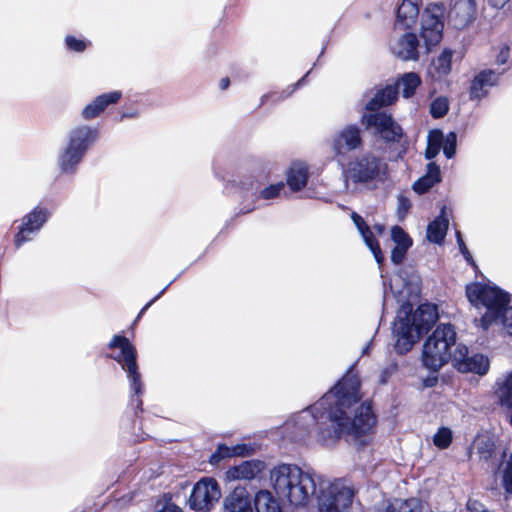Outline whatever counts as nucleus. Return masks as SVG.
<instances>
[{
  "mask_svg": "<svg viewBox=\"0 0 512 512\" xmlns=\"http://www.w3.org/2000/svg\"><path fill=\"white\" fill-rule=\"evenodd\" d=\"M359 385L356 375H345L331 391L312 406V415L309 412L301 415L302 420L312 417L317 423L325 424V420H329L327 431L320 433V439L324 443L345 434L358 437L370 432L374 427L375 417L368 404H360L353 419L348 416L347 410L360 399Z\"/></svg>",
  "mask_w": 512,
  "mask_h": 512,
  "instance_id": "obj_1",
  "label": "nucleus"
},
{
  "mask_svg": "<svg viewBox=\"0 0 512 512\" xmlns=\"http://www.w3.org/2000/svg\"><path fill=\"white\" fill-rule=\"evenodd\" d=\"M466 296L476 309L485 310L480 319L484 329L500 324L512 336V303L505 291L488 284L471 283L466 286Z\"/></svg>",
  "mask_w": 512,
  "mask_h": 512,
  "instance_id": "obj_2",
  "label": "nucleus"
},
{
  "mask_svg": "<svg viewBox=\"0 0 512 512\" xmlns=\"http://www.w3.org/2000/svg\"><path fill=\"white\" fill-rule=\"evenodd\" d=\"M437 319L438 313L433 304L420 305L415 311L409 304L402 305L393 324L396 351L399 354L410 351Z\"/></svg>",
  "mask_w": 512,
  "mask_h": 512,
  "instance_id": "obj_3",
  "label": "nucleus"
},
{
  "mask_svg": "<svg viewBox=\"0 0 512 512\" xmlns=\"http://www.w3.org/2000/svg\"><path fill=\"white\" fill-rule=\"evenodd\" d=\"M273 489L279 497L295 507L309 504L315 494L316 483L313 475L294 465H280L270 473Z\"/></svg>",
  "mask_w": 512,
  "mask_h": 512,
  "instance_id": "obj_4",
  "label": "nucleus"
},
{
  "mask_svg": "<svg viewBox=\"0 0 512 512\" xmlns=\"http://www.w3.org/2000/svg\"><path fill=\"white\" fill-rule=\"evenodd\" d=\"M65 147L57 155V167L62 175H74L96 139V127L80 125L72 128Z\"/></svg>",
  "mask_w": 512,
  "mask_h": 512,
  "instance_id": "obj_5",
  "label": "nucleus"
},
{
  "mask_svg": "<svg viewBox=\"0 0 512 512\" xmlns=\"http://www.w3.org/2000/svg\"><path fill=\"white\" fill-rule=\"evenodd\" d=\"M345 185L374 188L389 178L388 165L381 158L367 153L349 161L343 169Z\"/></svg>",
  "mask_w": 512,
  "mask_h": 512,
  "instance_id": "obj_6",
  "label": "nucleus"
},
{
  "mask_svg": "<svg viewBox=\"0 0 512 512\" xmlns=\"http://www.w3.org/2000/svg\"><path fill=\"white\" fill-rule=\"evenodd\" d=\"M456 343V333L449 324L439 325L423 345V365L438 371L451 359V347Z\"/></svg>",
  "mask_w": 512,
  "mask_h": 512,
  "instance_id": "obj_7",
  "label": "nucleus"
},
{
  "mask_svg": "<svg viewBox=\"0 0 512 512\" xmlns=\"http://www.w3.org/2000/svg\"><path fill=\"white\" fill-rule=\"evenodd\" d=\"M353 496V489L341 479L323 483L318 496V510L319 512H348Z\"/></svg>",
  "mask_w": 512,
  "mask_h": 512,
  "instance_id": "obj_8",
  "label": "nucleus"
},
{
  "mask_svg": "<svg viewBox=\"0 0 512 512\" xmlns=\"http://www.w3.org/2000/svg\"><path fill=\"white\" fill-rule=\"evenodd\" d=\"M112 357L126 372L131 389L135 395L142 392L141 375L136 362V350L129 340L122 336H115L110 342Z\"/></svg>",
  "mask_w": 512,
  "mask_h": 512,
  "instance_id": "obj_9",
  "label": "nucleus"
},
{
  "mask_svg": "<svg viewBox=\"0 0 512 512\" xmlns=\"http://www.w3.org/2000/svg\"><path fill=\"white\" fill-rule=\"evenodd\" d=\"M53 213L42 204H37L22 218L13 236V245L19 250L24 244L31 242L49 222Z\"/></svg>",
  "mask_w": 512,
  "mask_h": 512,
  "instance_id": "obj_10",
  "label": "nucleus"
},
{
  "mask_svg": "<svg viewBox=\"0 0 512 512\" xmlns=\"http://www.w3.org/2000/svg\"><path fill=\"white\" fill-rule=\"evenodd\" d=\"M221 497V489L214 478H201L194 485L188 499L189 507L196 512H209Z\"/></svg>",
  "mask_w": 512,
  "mask_h": 512,
  "instance_id": "obj_11",
  "label": "nucleus"
},
{
  "mask_svg": "<svg viewBox=\"0 0 512 512\" xmlns=\"http://www.w3.org/2000/svg\"><path fill=\"white\" fill-rule=\"evenodd\" d=\"M445 8L442 4L428 5L421 18V37L426 46H435L440 43L444 28Z\"/></svg>",
  "mask_w": 512,
  "mask_h": 512,
  "instance_id": "obj_12",
  "label": "nucleus"
},
{
  "mask_svg": "<svg viewBox=\"0 0 512 512\" xmlns=\"http://www.w3.org/2000/svg\"><path fill=\"white\" fill-rule=\"evenodd\" d=\"M453 362L455 368L462 373L485 375L490 367L489 359L485 355L473 354L469 356L468 348L462 344L456 346Z\"/></svg>",
  "mask_w": 512,
  "mask_h": 512,
  "instance_id": "obj_13",
  "label": "nucleus"
},
{
  "mask_svg": "<svg viewBox=\"0 0 512 512\" xmlns=\"http://www.w3.org/2000/svg\"><path fill=\"white\" fill-rule=\"evenodd\" d=\"M361 123L367 128H373L383 139L398 141L402 136L401 127L386 113L365 114Z\"/></svg>",
  "mask_w": 512,
  "mask_h": 512,
  "instance_id": "obj_14",
  "label": "nucleus"
},
{
  "mask_svg": "<svg viewBox=\"0 0 512 512\" xmlns=\"http://www.w3.org/2000/svg\"><path fill=\"white\" fill-rule=\"evenodd\" d=\"M362 146L360 129L348 125L339 130L332 138L330 147L336 156L344 157Z\"/></svg>",
  "mask_w": 512,
  "mask_h": 512,
  "instance_id": "obj_15",
  "label": "nucleus"
},
{
  "mask_svg": "<svg viewBox=\"0 0 512 512\" xmlns=\"http://www.w3.org/2000/svg\"><path fill=\"white\" fill-rule=\"evenodd\" d=\"M477 14L476 0H451L449 22L456 29L468 27Z\"/></svg>",
  "mask_w": 512,
  "mask_h": 512,
  "instance_id": "obj_16",
  "label": "nucleus"
},
{
  "mask_svg": "<svg viewBox=\"0 0 512 512\" xmlns=\"http://www.w3.org/2000/svg\"><path fill=\"white\" fill-rule=\"evenodd\" d=\"M351 217H352L353 222L357 226L360 234L362 235L364 242L366 243V245L369 247V249L373 253L374 258L377 261V263H379V264L382 263L383 254H382L379 244L374 239V234L375 233L378 235L383 234L384 230H385L384 226L381 224H376L373 226V230H370V228L365 224V222L361 216H359L356 213H352Z\"/></svg>",
  "mask_w": 512,
  "mask_h": 512,
  "instance_id": "obj_17",
  "label": "nucleus"
},
{
  "mask_svg": "<svg viewBox=\"0 0 512 512\" xmlns=\"http://www.w3.org/2000/svg\"><path fill=\"white\" fill-rule=\"evenodd\" d=\"M223 512H253L248 491L244 487L234 488L224 498Z\"/></svg>",
  "mask_w": 512,
  "mask_h": 512,
  "instance_id": "obj_18",
  "label": "nucleus"
},
{
  "mask_svg": "<svg viewBox=\"0 0 512 512\" xmlns=\"http://www.w3.org/2000/svg\"><path fill=\"white\" fill-rule=\"evenodd\" d=\"M419 42L415 34L406 33L398 38L392 45L391 50L395 56L402 60H417Z\"/></svg>",
  "mask_w": 512,
  "mask_h": 512,
  "instance_id": "obj_19",
  "label": "nucleus"
},
{
  "mask_svg": "<svg viewBox=\"0 0 512 512\" xmlns=\"http://www.w3.org/2000/svg\"><path fill=\"white\" fill-rule=\"evenodd\" d=\"M454 52L444 49L436 58H434L427 68V77L431 81H441L452 69V58Z\"/></svg>",
  "mask_w": 512,
  "mask_h": 512,
  "instance_id": "obj_20",
  "label": "nucleus"
},
{
  "mask_svg": "<svg viewBox=\"0 0 512 512\" xmlns=\"http://www.w3.org/2000/svg\"><path fill=\"white\" fill-rule=\"evenodd\" d=\"M264 469V463L258 460L244 461L229 468L225 473L227 481L251 480Z\"/></svg>",
  "mask_w": 512,
  "mask_h": 512,
  "instance_id": "obj_21",
  "label": "nucleus"
},
{
  "mask_svg": "<svg viewBox=\"0 0 512 512\" xmlns=\"http://www.w3.org/2000/svg\"><path fill=\"white\" fill-rule=\"evenodd\" d=\"M423 501L416 497L408 499H392L381 502L374 512H422Z\"/></svg>",
  "mask_w": 512,
  "mask_h": 512,
  "instance_id": "obj_22",
  "label": "nucleus"
},
{
  "mask_svg": "<svg viewBox=\"0 0 512 512\" xmlns=\"http://www.w3.org/2000/svg\"><path fill=\"white\" fill-rule=\"evenodd\" d=\"M421 0H402L397 10V25L403 28L412 27L418 18Z\"/></svg>",
  "mask_w": 512,
  "mask_h": 512,
  "instance_id": "obj_23",
  "label": "nucleus"
},
{
  "mask_svg": "<svg viewBox=\"0 0 512 512\" xmlns=\"http://www.w3.org/2000/svg\"><path fill=\"white\" fill-rule=\"evenodd\" d=\"M498 80V75L493 71H483L479 73L472 81L470 87V96L473 99L483 98L490 87L495 85Z\"/></svg>",
  "mask_w": 512,
  "mask_h": 512,
  "instance_id": "obj_24",
  "label": "nucleus"
},
{
  "mask_svg": "<svg viewBox=\"0 0 512 512\" xmlns=\"http://www.w3.org/2000/svg\"><path fill=\"white\" fill-rule=\"evenodd\" d=\"M397 87L395 85H387L386 87L376 91L374 96L366 103V109L370 111L377 110L381 107L393 104L398 99Z\"/></svg>",
  "mask_w": 512,
  "mask_h": 512,
  "instance_id": "obj_25",
  "label": "nucleus"
},
{
  "mask_svg": "<svg viewBox=\"0 0 512 512\" xmlns=\"http://www.w3.org/2000/svg\"><path fill=\"white\" fill-rule=\"evenodd\" d=\"M308 168L304 163H293L286 173V180L288 186L293 191L303 189L308 181Z\"/></svg>",
  "mask_w": 512,
  "mask_h": 512,
  "instance_id": "obj_26",
  "label": "nucleus"
},
{
  "mask_svg": "<svg viewBox=\"0 0 512 512\" xmlns=\"http://www.w3.org/2000/svg\"><path fill=\"white\" fill-rule=\"evenodd\" d=\"M421 83L422 80L417 73L408 72L401 75L394 85L397 87V90H401L402 96L408 99L416 93Z\"/></svg>",
  "mask_w": 512,
  "mask_h": 512,
  "instance_id": "obj_27",
  "label": "nucleus"
},
{
  "mask_svg": "<svg viewBox=\"0 0 512 512\" xmlns=\"http://www.w3.org/2000/svg\"><path fill=\"white\" fill-rule=\"evenodd\" d=\"M253 452V448L247 444H237L233 447L219 445L216 452L211 456L210 462L217 463L221 459L235 456H246Z\"/></svg>",
  "mask_w": 512,
  "mask_h": 512,
  "instance_id": "obj_28",
  "label": "nucleus"
},
{
  "mask_svg": "<svg viewBox=\"0 0 512 512\" xmlns=\"http://www.w3.org/2000/svg\"><path fill=\"white\" fill-rule=\"evenodd\" d=\"M448 229V219L445 209L441 210L440 215L427 227V239L433 243H441Z\"/></svg>",
  "mask_w": 512,
  "mask_h": 512,
  "instance_id": "obj_29",
  "label": "nucleus"
},
{
  "mask_svg": "<svg viewBox=\"0 0 512 512\" xmlns=\"http://www.w3.org/2000/svg\"><path fill=\"white\" fill-rule=\"evenodd\" d=\"M254 505L257 512H282L278 500L268 490H260L256 493Z\"/></svg>",
  "mask_w": 512,
  "mask_h": 512,
  "instance_id": "obj_30",
  "label": "nucleus"
},
{
  "mask_svg": "<svg viewBox=\"0 0 512 512\" xmlns=\"http://www.w3.org/2000/svg\"><path fill=\"white\" fill-rule=\"evenodd\" d=\"M440 181V169L435 163L428 164L426 174L413 184V189L419 193H425L434 184Z\"/></svg>",
  "mask_w": 512,
  "mask_h": 512,
  "instance_id": "obj_31",
  "label": "nucleus"
},
{
  "mask_svg": "<svg viewBox=\"0 0 512 512\" xmlns=\"http://www.w3.org/2000/svg\"><path fill=\"white\" fill-rule=\"evenodd\" d=\"M495 477L507 495H512V452L499 465Z\"/></svg>",
  "mask_w": 512,
  "mask_h": 512,
  "instance_id": "obj_32",
  "label": "nucleus"
},
{
  "mask_svg": "<svg viewBox=\"0 0 512 512\" xmlns=\"http://www.w3.org/2000/svg\"><path fill=\"white\" fill-rule=\"evenodd\" d=\"M473 447L485 460L489 459L495 450L493 439L487 435H478L474 440Z\"/></svg>",
  "mask_w": 512,
  "mask_h": 512,
  "instance_id": "obj_33",
  "label": "nucleus"
},
{
  "mask_svg": "<svg viewBox=\"0 0 512 512\" xmlns=\"http://www.w3.org/2000/svg\"><path fill=\"white\" fill-rule=\"evenodd\" d=\"M444 135L440 130H432L428 134V145L425 155L428 159L434 158L442 148Z\"/></svg>",
  "mask_w": 512,
  "mask_h": 512,
  "instance_id": "obj_34",
  "label": "nucleus"
},
{
  "mask_svg": "<svg viewBox=\"0 0 512 512\" xmlns=\"http://www.w3.org/2000/svg\"><path fill=\"white\" fill-rule=\"evenodd\" d=\"M450 102L446 96H437L429 106V112L433 118H442L449 111Z\"/></svg>",
  "mask_w": 512,
  "mask_h": 512,
  "instance_id": "obj_35",
  "label": "nucleus"
},
{
  "mask_svg": "<svg viewBox=\"0 0 512 512\" xmlns=\"http://www.w3.org/2000/svg\"><path fill=\"white\" fill-rule=\"evenodd\" d=\"M64 44L68 51L81 53L84 52L89 45H91V42L85 40L84 38H78L72 34H68L64 38Z\"/></svg>",
  "mask_w": 512,
  "mask_h": 512,
  "instance_id": "obj_36",
  "label": "nucleus"
},
{
  "mask_svg": "<svg viewBox=\"0 0 512 512\" xmlns=\"http://www.w3.org/2000/svg\"><path fill=\"white\" fill-rule=\"evenodd\" d=\"M391 238L396 244L395 247L410 248L412 239L409 235L399 226H394L391 230Z\"/></svg>",
  "mask_w": 512,
  "mask_h": 512,
  "instance_id": "obj_37",
  "label": "nucleus"
},
{
  "mask_svg": "<svg viewBox=\"0 0 512 512\" xmlns=\"http://www.w3.org/2000/svg\"><path fill=\"white\" fill-rule=\"evenodd\" d=\"M452 441V431L447 427H441L433 436V443L439 449L447 448Z\"/></svg>",
  "mask_w": 512,
  "mask_h": 512,
  "instance_id": "obj_38",
  "label": "nucleus"
},
{
  "mask_svg": "<svg viewBox=\"0 0 512 512\" xmlns=\"http://www.w3.org/2000/svg\"><path fill=\"white\" fill-rule=\"evenodd\" d=\"M122 94L119 91H112L98 96V112L103 111L107 106L117 103Z\"/></svg>",
  "mask_w": 512,
  "mask_h": 512,
  "instance_id": "obj_39",
  "label": "nucleus"
},
{
  "mask_svg": "<svg viewBox=\"0 0 512 512\" xmlns=\"http://www.w3.org/2000/svg\"><path fill=\"white\" fill-rule=\"evenodd\" d=\"M442 148L447 158L454 156L456 148V134L454 132H450L446 137H444Z\"/></svg>",
  "mask_w": 512,
  "mask_h": 512,
  "instance_id": "obj_40",
  "label": "nucleus"
},
{
  "mask_svg": "<svg viewBox=\"0 0 512 512\" xmlns=\"http://www.w3.org/2000/svg\"><path fill=\"white\" fill-rule=\"evenodd\" d=\"M283 189H284V183L279 182V183H276V184H273V185H270V186L264 188L261 191L260 196L263 199H272V198H275L276 196H278Z\"/></svg>",
  "mask_w": 512,
  "mask_h": 512,
  "instance_id": "obj_41",
  "label": "nucleus"
},
{
  "mask_svg": "<svg viewBox=\"0 0 512 512\" xmlns=\"http://www.w3.org/2000/svg\"><path fill=\"white\" fill-rule=\"evenodd\" d=\"M82 117L86 120L96 118V98L90 101L82 110Z\"/></svg>",
  "mask_w": 512,
  "mask_h": 512,
  "instance_id": "obj_42",
  "label": "nucleus"
},
{
  "mask_svg": "<svg viewBox=\"0 0 512 512\" xmlns=\"http://www.w3.org/2000/svg\"><path fill=\"white\" fill-rule=\"evenodd\" d=\"M409 248H403V247H395L393 250H392V253H391V260L395 263V264H399L401 263L404 258H405V255H406V252Z\"/></svg>",
  "mask_w": 512,
  "mask_h": 512,
  "instance_id": "obj_43",
  "label": "nucleus"
},
{
  "mask_svg": "<svg viewBox=\"0 0 512 512\" xmlns=\"http://www.w3.org/2000/svg\"><path fill=\"white\" fill-rule=\"evenodd\" d=\"M411 207V203L408 198L404 196L398 197V213L400 216L406 215Z\"/></svg>",
  "mask_w": 512,
  "mask_h": 512,
  "instance_id": "obj_44",
  "label": "nucleus"
},
{
  "mask_svg": "<svg viewBox=\"0 0 512 512\" xmlns=\"http://www.w3.org/2000/svg\"><path fill=\"white\" fill-rule=\"evenodd\" d=\"M158 512H182V510L173 503H167Z\"/></svg>",
  "mask_w": 512,
  "mask_h": 512,
  "instance_id": "obj_45",
  "label": "nucleus"
},
{
  "mask_svg": "<svg viewBox=\"0 0 512 512\" xmlns=\"http://www.w3.org/2000/svg\"><path fill=\"white\" fill-rule=\"evenodd\" d=\"M401 282V277L399 275H395L392 279H391V282H390V288L391 290L393 291V293L395 294H403V291L401 290H395L394 289V285H397L398 283Z\"/></svg>",
  "mask_w": 512,
  "mask_h": 512,
  "instance_id": "obj_46",
  "label": "nucleus"
},
{
  "mask_svg": "<svg viewBox=\"0 0 512 512\" xmlns=\"http://www.w3.org/2000/svg\"><path fill=\"white\" fill-rule=\"evenodd\" d=\"M509 0H489L490 4L496 8H502Z\"/></svg>",
  "mask_w": 512,
  "mask_h": 512,
  "instance_id": "obj_47",
  "label": "nucleus"
},
{
  "mask_svg": "<svg viewBox=\"0 0 512 512\" xmlns=\"http://www.w3.org/2000/svg\"><path fill=\"white\" fill-rule=\"evenodd\" d=\"M509 56L508 49H502L498 58V62L505 63L506 59Z\"/></svg>",
  "mask_w": 512,
  "mask_h": 512,
  "instance_id": "obj_48",
  "label": "nucleus"
},
{
  "mask_svg": "<svg viewBox=\"0 0 512 512\" xmlns=\"http://www.w3.org/2000/svg\"><path fill=\"white\" fill-rule=\"evenodd\" d=\"M457 241H458L459 249L461 252L467 250V247H466L463 239L461 238V235L459 232H457Z\"/></svg>",
  "mask_w": 512,
  "mask_h": 512,
  "instance_id": "obj_49",
  "label": "nucleus"
},
{
  "mask_svg": "<svg viewBox=\"0 0 512 512\" xmlns=\"http://www.w3.org/2000/svg\"><path fill=\"white\" fill-rule=\"evenodd\" d=\"M228 85H229V79H228V78H223V79H221V81H220V87H221L222 89H226V88L228 87Z\"/></svg>",
  "mask_w": 512,
  "mask_h": 512,
  "instance_id": "obj_50",
  "label": "nucleus"
},
{
  "mask_svg": "<svg viewBox=\"0 0 512 512\" xmlns=\"http://www.w3.org/2000/svg\"><path fill=\"white\" fill-rule=\"evenodd\" d=\"M461 253L463 254V256L465 257V259H466L467 261H469V262H471V261H472L471 254H470V252L468 251V249H467V250H465V251H463V252H461Z\"/></svg>",
  "mask_w": 512,
  "mask_h": 512,
  "instance_id": "obj_51",
  "label": "nucleus"
},
{
  "mask_svg": "<svg viewBox=\"0 0 512 512\" xmlns=\"http://www.w3.org/2000/svg\"><path fill=\"white\" fill-rule=\"evenodd\" d=\"M95 505H96V502L93 500L92 501V506L89 507L87 511H83V512H96Z\"/></svg>",
  "mask_w": 512,
  "mask_h": 512,
  "instance_id": "obj_52",
  "label": "nucleus"
}]
</instances>
